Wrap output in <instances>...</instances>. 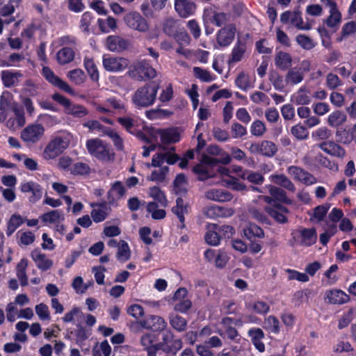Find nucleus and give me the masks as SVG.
<instances>
[{
  "instance_id": "obj_1",
  "label": "nucleus",
  "mask_w": 356,
  "mask_h": 356,
  "mask_svg": "<svg viewBox=\"0 0 356 356\" xmlns=\"http://www.w3.org/2000/svg\"><path fill=\"white\" fill-rule=\"evenodd\" d=\"M159 86L154 83H147L136 89L131 95V103L137 109H143L152 106L156 99Z\"/></svg>"
},
{
  "instance_id": "obj_2",
  "label": "nucleus",
  "mask_w": 356,
  "mask_h": 356,
  "mask_svg": "<svg viewBox=\"0 0 356 356\" xmlns=\"http://www.w3.org/2000/svg\"><path fill=\"white\" fill-rule=\"evenodd\" d=\"M86 146L88 153L100 161L108 163L115 159V153L109 145L99 138L88 139Z\"/></svg>"
},
{
  "instance_id": "obj_3",
  "label": "nucleus",
  "mask_w": 356,
  "mask_h": 356,
  "mask_svg": "<svg viewBox=\"0 0 356 356\" xmlns=\"http://www.w3.org/2000/svg\"><path fill=\"white\" fill-rule=\"evenodd\" d=\"M219 156L220 157L218 159L205 154L202 156L200 163L193 167V172L198 176L199 180H205L206 174L204 170H207V168H211V170H215L213 167L216 168V165H218L219 163L226 165L229 164L232 161L229 154L223 150L221 151Z\"/></svg>"
},
{
  "instance_id": "obj_4",
  "label": "nucleus",
  "mask_w": 356,
  "mask_h": 356,
  "mask_svg": "<svg viewBox=\"0 0 356 356\" xmlns=\"http://www.w3.org/2000/svg\"><path fill=\"white\" fill-rule=\"evenodd\" d=\"M72 135L65 133L55 137L44 149L43 155L45 159H53L67 149L71 142Z\"/></svg>"
},
{
  "instance_id": "obj_5",
  "label": "nucleus",
  "mask_w": 356,
  "mask_h": 356,
  "mask_svg": "<svg viewBox=\"0 0 356 356\" xmlns=\"http://www.w3.org/2000/svg\"><path fill=\"white\" fill-rule=\"evenodd\" d=\"M128 74L129 76L137 81H146L155 78L156 71L148 61L143 60L131 65Z\"/></svg>"
},
{
  "instance_id": "obj_6",
  "label": "nucleus",
  "mask_w": 356,
  "mask_h": 356,
  "mask_svg": "<svg viewBox=\"0 0 356 356\" xmlns=\"http://www.w3.org/2000/svg\"><path fill=\"white\" fill-rule=\"evenodd\" d=\"M260 198L270 204L266 207V211L276 222L282 224L287 222L286 214L289 213V209L286 207L275 202L269 196H260Z\"/></svg>"
},
{
  "instance_id": "obj_7",
  "label": "nucleus",
  "mask_w": 356,
  "mask_h": 356,
  "mask_svg": "<svg viewBox=\"0 0 356 356\" xmlns=\"http://www.w3.org/2000/svg\"><path fill=\"white\" fill-rule=\"evenodd\" d=\"M161 348L167 353L175 355L183 346L181 339H175L170 330H165L162 334V341L159 343Z\"/></svg>"
},
{
  "instance_id": "obj_8",
  "label": "nucleus",
  "mask_w": 356,
  "mask_h": 356,
  "mask_svg": "<svg viewBox=\"0 0 356 356\" xmlns=\"http://www.w3.org/2000/svg\"><path fill=\"white\" fill-rule=\"evenodd\" d=\"M127 189L120 181H115L111 184V188L107 192L106 198L108 205L113 207L118 206V202L124 197Z\"/></svg>"
},
{
  "instance_id": "obj_9",
  "label": "nucleus",
  "mask_w": 356,
  "mask_h": 356,
  "mask_svg": "<svg viewBox=\"0 0 356 356\" xmlns=\"http://www.w3.org/2000/svg\"><path fill=\"white\" fill-rule=\"evenodd\" d=\"M236 31V26L229 24L221 28L217 33L216 42L219 47H227L234 41Z\"/></svg>"
},
{
  "instance_id": "obj_10",
  "label": "nucleus",
  "mask_w": 356,
  "mask_h": 356,
  "mask_svg": "<svg viewBox=\"0 0 356 356\" xmlns=\"http://www.w3.org/2000/svg\"><path fill=\"white\" fill-rule=\"evenodd\" d=\"M42 74L48 81L51 84L54 86L57 87L60 90L70 94H74L73 89L70 87V86L58 76H56L54 72L47 66H44L42 70Z\"/></svg>"
},
{
  "instance_id": "obj_11",
  "label": "nucleus",
  "mask_w": 356,
  "mask_h": 356,
  "mask_svg": "<svg viewBox=\"0 0 356 356\" xmlns=\"http://www.w3.org/2000/svg\"><path fill=\"white\" fill-rule=\"evenodd\" d=\"M20 190L24 193H31V195L29 197V200L33 204L38 202L43 194V188L41 185L33 181L22 183Z\"/></svg>"
},
{
  "instance_id": "obj_12",
  "label": "nucleus",
  "mask_w": 356,
  "mask_h": 356,
  "mask_svg": "<svg viewBox=\"0 0 356 356\" xmlns=\"http://www.w3.org/2000/svg\"><path fill=\"white\" fill-rule=\"evenodd\" d=\"M124 22L129 28L140 32H145L149 28L146 19L136 12L127 14L124 17Z\"/></svg>"
},
{
  "instance_id": "obj_13",
  "label": "nucleus",
  "mask_w": 356,
  "mask_h": 356,
  "mask_svg": "<svg viewBox=\"0 0 356 356\" xmlns=\"http://www.w3.org/2000/svg\"><path fill=\"white\" fill-rule=\"evenodd\" d=\"M250 38L248 33L245 34L243 38H238V40L234 46L232 53L231 58L228 63L230 65L232 63H238L241 61L243 57V55L247 49V39Z\"/></svg>"
},
{
  "instance_id": "obj_14",
  "label": "nucleus",
  "mask_w": 356,
  "mask_h": 356,
  "mask_svg": "<svg viewBox=\"0 0 356 356\" xmlns=\"http://www.w3.org/2000/svg\"><path fill=\"white\" fill-rule=\"evenodd\" d=\"M299 235L294 236L297 243L302 246L309 247L314 245L317 240V233L314 228H302L298 230Z\"/></svg>"
},
{
  "instance_id": "obj_15",
  "label": "nucleus",
  "mask_w": 356,
  "mask_h": 356,
  "mask_svg": "<svg viewBox=\"0 0 356 356\" xmlns=\"http://www.w3.org/2000/svg\"><path fill=\"white\" fill-rule=\"evenodd\" d=\"M141 327L154 332L164 330L167 326L165 320L159 316L150 315L139 322Z\"/></svg>"
},
{
  "instance_id": "obj_16",
  "label": "nucleus",
  "mask_w": 356,
  "mask_h": 356,
  "mask_svg": "<svg viewBox=\"0 0 356 356\" xmlns=\"http://www.w3.org/2000/svg\"><path fill=\"white\" fill-rule=\"evenodd\" d=\"M129 60L121 57L110 56L104 58L103 65L106 70L109 72H120L127 67Z\"/></svg>"
},
{
  "instance_id": "obj_17",
  "label": "nucleus",
  "mask_w": 356,
  "mask_h": 356,
  "mask_svg": "<svg viewBox=\"0 0 356 356\" xmlns=\"http://www.w3.org/2000/svg\"><path fill=\"white\" fill-rule=\"evenodd\" d=\"M288 172L293 176L295 179L305 185L309 186L316 183V177L301 168L291 165L288 168Z\"/></svg>"
},
{
  "instance_id": "obj_18",
  "label": "nucleus",
  "mask_w": 356,
  "mask_h": 356,
  "mask_svg": "<svg viewBox=\"0 0 356 356\" xmlns=\"http://www.w3.org/2000/svg\"><path fill=\"white\" fill-rule=\"evenodd\" d=\"M44 133V128L40 124L26 127L21 133L22 139L27 143H35Z\"/></svg>"
},
{
  "instance_id": "obj_19",
  "label": "nucleus",
  "mask_w": 356,
  "mask_h": 356,
  "mask_svg": "<svg viewBox=\"0 0 356 356\" xmlns=\"http://www.w3.org/2000/svg\"><path fill=\"white\" fill-rule=\"evenodd\" d=\"M175 9L181 17L186 18L195 13L196 5L192 0H175Z\"/></svg>"
},
{
  "instance_id": "obj_20",
  "label": "nucleus",
  "mask_w": 356,
  "mask_h": 356,
  "mask_svg": "<svg viewBox=\"0 0 356 356\" xmlns=\"http://www.w3.org/2000/svg\"><path fill=\"white\" fill-rule=\"evenodd\" d=\"M31 257L38 269L42 271H47L53 266V261L49 259L47 256L42 253L39 249L33 250L31 253Z\"/></svg>"
},
{
  "instance_id": "obj_21",
  "label": "nucleus",
  "mask_w": 356,
  "mask_h": 356,
  "mask_svg": "<svg viewBox=\"0 0 356 356\" xmlns=\"http://www.w3.org/2000/svg\"><path fill=\"white\" fill-rule=\"evenodd\" d=\"M325 298L327 302L333 305H342L350 300L349 296L340 289L327 291Z\"/></svg>"
},
{
  "instance_id": "obj_22",
  "label": "nucleus",
  "mask_w": 356,
  "mask_h": 356,
  "mask_svg": "<svg viewBox=\"0 0 356 356\" xmlns=\"http://www.w3.org/2000/svg\"><path fill=\"white\" fill-rule=\"evenodd\" d=\"M128 41L118 35H109L106 38V47L111 51L120 52L128 47Z\"/></svg>"
},
{
  "instance_id": "obj_23",
  "label": "nucleus",
  "mask_w": 356,
  "mask_h": 356,
  "mask_svg": "<svg viewBox=\"0 0 356 356\" xmlns=\"http://www.w3.org/2000/svg\"><path fill=\"white\" fill-rule=\"evenodd\" d=\"M318 147L325 153L339 158H343L346 154V151L339 145L333 141L323 142Z\"/></svg>"
},
{
  "instance_id": "obj_24",
  "label": "nucleus",
  "mask_w": 356,
  "mask_h": 356,
  "mask_svg": "<svg viewBox=\"0 0 356 356\" xmlns=\"http://www.w3.org/2000/svg\"><path fill=\"white\" fill-rule=\"evenodd\" d=\"M205 196L208 200L222 202L230 201L233 198V195L229 191L216 188L209 190Z\"/></svg>"
},
{
  "instance_id": "obj_25",
  "label": "nucleus",
  "mask_w": 356,
  "mask_h": 356,
  "mask_svg": "<svg viewBox=\"0 0 356 356\" xmlns=\"http://www.w3.org/2000/svg\"><path fill=\"white\" fill-rule=\"evenodd\" d=\"M22 76V74L17 71L3 70L1 72V79L6 88H11L17 85L19 78Z\"/></svg>"
},
{
  "instance_id": "obj_26",
  "label": "nucleus",
  "mask_w": 356,
  "mask_h": 356,
  "mask_svg": "<svg viewBox=\"0 0 356 356\" xmlns=\"http://www.w3.org/2000/svg\"><path fill=\"white\" fill-rule=\"evenodd\" d=\"M118 122L128 132L134 134L139 127L138 119L135 116L120 117L117 120Z\"/></svg>"
},
{
  "instance_id": "obj_27",
  "label": "nucleus",
  "mask_w": 356,
  "mask_h": 356,
  "mask_svg": "<svg viewBox=\"0 0 356 356\" xmlns=\"http://www.w3.org/2000/svg\"><path fill=\"white\" fill-rule=\"evenodd\" d=\"M65 113L74 118L81 119L87 116L89 113V111L83 105L74 104L72 102Z\"/></svg>"
},
{
  "instance_id": "obj_28",
  "label": "nucleus",
  "mask_w": 356,
  "mask_h": 356,
  "mask_svg": "<svg viewBox=\"0 0 356 356\" xmlns=\"http://www.w3.org/2000/svg\"><path fill=\"white\" fill-rule=\"evenodd\" d=\"M25 220L26 217L22 216L19 213L13 214L7 223L6 235L8 236H11L18 227L25 222Z\"/></svg>"
},
{
  "instance_id": "obj_29",
  "label": "nucleus",
  "mask_w": 356,
  "mask_h": 356,
  "mask_svg": "<svg viewBox=\"0 0 356 356\" xmlns=\"http://www.w3.org/2000/svg\"><path fill=\"white\" fill-rule=\"evenodd\" d=\"M293 99L297 105H307L311 102L310 92L306 86H302L293 94Z\"/></svg>"
},
{
  "instance_id": "obj_30",
  "label": "nucleus",
  "mask_w": 356,
  "mask_h": 356,
  "mask_svg": "<svg viewBox=\"0 0 356 356\" xmlns=\"http://www.w3.org/2000/svg\"><path fill=\"white\" fill-rule=\"evenodd\" d=\"M73 49L67 47H63L56 54V59L59 64L65 65L72 62L74 58Z\"/></svg>"
},
{
  "instance_id": "obj_31",
  "label": "nucleus",
  "mask_w": 356,
  "mask_h": 356,
  "mask_svg": "<svg viewBox=\"0 0 356 356\" xmlns=\"http://www.w3.org/2000/svg\"><path fill=\"white\" fill-rule=\"evenodd\" d=\"M275 65L282 70H285L291 67L292 58L289 53L279 51L275 57Z\"/></svg>"
},
{
  "instance_id": "obj_32",
  "label": "nucleus",
  "mask_w": 356,
  "mask_h": 356,
  "mask_svg": "<svg viewBox=\"0 0 356 356\" xmlns=\"http://www.w3.org/2000/svg\"><path fill=\"white\" fill-rule=\"evenodd\" d=\"M172 213L176 215L179 222L181 223V227H184L185 218L184 215L187 213V207L184 204L182 198L178 197L176 200V205L172 208Z\"/></svg>"
},
{
  "instance_id": "obj_33",
  "label": "nucleus",
  "mask_w": 356,
  "mask_h": 356,
  "mask_svg": "<svg viewBox=\"0 0 356 356\" xmlns=\"http://www.w3.org/2000/svg\"><path fill=\"white\" fill-rule=\"evenodd\" d=\"M304 79L303 72L300 68L293 67L287 72L285 81L288 84L297 85Z\"/></svg>"
},
{
  "instance_id": "obj_34",
  "label": "nucleus",
  "mask_w": 356,
  "mask_h": 356,
  "mask_svg": "<svg viewBox=\"0 0 356 356\" xmlns=\"http://www.w3.org/2000/svg\"><path fill=\"white\" fill-rule=\"evenodd\" d=\"M268 191L271 196L275 199V202L277 200L288 204H291L292 203V201L287 197L286 192L282 188L270 185ZM273 200L274 201L273 199Z\"/></svg>"
},
{
  "instance_id": "obj_35",
  "label": "nucleus",
  "mask_w": 356,
  "mask_h": 356,
  "mask_svg": "<svg viewBox=\"0 0 356 356\" xmlns=\"http://www.w3.org/2000/svg\"><path fill=\"white\" fill-rule=\"evenodd\" d=\"M346 115L341 111H335L330 113L327 118L328 124L332 127H337L346 121Z\"/></svg>"
},
{
  "instance_id": "obj_36",
  "label": "nucleus",
  "mask_w": 356,
  "mask_h": 356,
  "mask_svg": "<svg viewBox=\"0 0 356 356\" xmlns=\"http://www.w3.org/2000/svg\"><path fill=\"white\" fill-rule=\"evenodd\" d=\"M179 140L180 136L175 130L167 129L161 132V140L163 145L175 143L179 141Z\"/></svg>"
},
{
  "instance_id": "obj_37",
  "label": "nucleus",
  "mask_w": 356,
  "mask_h": 356,
  "mask_svg": "<svg viewBox=\"0 0 356 356\" xmlns=\"http://www.w3.org/2000/svg\"><path fill=\"white\" fill-rule=\"evenodd\" d=\"M40 219L45 223H58L64 220V216L62 211L53 210L42 215Z\"/></svg>"
},
{
  "instance_id": "obj_38",
  "label": "nucleus",
  "mask_w": 356,
  "mask_h": 356,
  "mask_svg": "<svg viewBox=\"0 0 356 356\" xmlns=\"http://www.w3.org/2000/svg\"><path fill=\"white\" fill-rule=\"evenodd\" d=\"M116 257L118 260L122 262L129 259L131 257L130 249L128 243L124 241L121 240L119 242Z\"/></svg>"
},
{
  "instance_id": "obj_39",
  "label": "nucleus",
  "mask_w": 356,
  "mask_h": 356,
  "mask_svg": "<svg viewBox=\"0 0 356 356\" xmlns=\"http://www.w3.org/2000/svg\"><path fill=\"white\" fill-rule=\"evenodd\" d=\"M170 325L178 332H183L186 329L187 321L186 320L177 314H171L170 316Z\"/></svg>"
},
{
  "instance_id": "obj_40",
  "label": "nucleus",
  "mask_w": 356,
  "mask_h": 356,
  "mask_svg": "<svg viewBox=\"0 0 356 356\" xmlns=\"http://www.w3.org/2000/svg\"><path fill=\"white\" fill-rule=\"evenodd\" d=\"M27 266L28 260L26 259H21L17 266V276L22 286H26L28 284V277L26 273Z\"/></svg>"
},
{
  "instance_id": "obj_41",
  "label": "nucleus",
  "mask_w": 356,
  "mask_h": 356,
  "mask_svg": "<svg viewBox=\"0 0 356 356\" xmlns=\"http://www.w3.org/2000/svg\"><path fill=\"white\" fill-rule=\"evenodd\" d=\"M149 195L155 201H156L160 206L165 207L167 206V199L164 193L158 186H153L149 188Z\"/></svg>"
},
{
  "instance_id": "obj_42",
  "label": "nucleus",
  "mask_w": 356,
  "mask_h": 356,
  "mask_svg": "<svg viewBox=\"0 0 356 356\" xmlns=\"http://www.w3.org/2000/svg\"><path fill=\"white\" fill-rule=\"evenodd\" d=\"M193 71L194 76L203 82H211L216 78V76L211 74V72L200 67H194L193 68Z\"/></svg>"
},
{
  "instance_id": "obj_43",
  "label": "nucleus",
  "mask_w": 356,
  "mask_h": 356,
  "mask_svg": "<svg viewBox=\"0 0 356 356\" xmlns=\"http://www.w3.org/2000/svg\"><path fill=\"white\" fill-rule=\"evenodd\" d=\"M67 77L74 84L81 85L86 80V74L81 69H74L70 70L67 74Z\"/></svg>"
},
{
  "instance_id": "obj_44",
  "label": "nucleus",
  "mask_w": 356,
  "mask_h": 356,
  "mask_svg": "<svg viewBox=\"0 0 356 356\" xmlns=\"http://www.w3.org/2000/svg\"><path fill=\"white\" fill-rule=\"evenodd\" d=\"M83 64L90 79L94 81H98L99 77V72L94 60L91 58H86Z\"/></svg>"
},
{
  "instance_id": "obj_45",
  "label": "nucleus",
  "mask_w": 356,
  "mask_h": 356,
  "mask_svg": "<svg viewBox=\"0 0 356 356\" xmlns=\"http://www.w3.org/2000/svg\"><path fill=\"white\" fill-rule=\"evenodd\" d=\"M222 181L224 186L236 191H242L245 188V186L243 183L232 176H229L228 178H222Z\"/></svg>"
},
{
  "instance_id": "obj_46",
  "label": "nucleus",
  "mask_w": 356,
  "mask_h": 356,
  "mask_svg": "<svg viewBox=\"0 0 356 356\" xmlns=\"http://www.w3.org/2000/svg\"><path fill=\"white\" fill-rule=\"evenodd\" d=\"M15 118L13 120L10 119L8 121V126L14 127L15 124L17 127H23L26 123L24 110L21 108H15L13 110Z\"/></svg>"
},
{
  "instance_id": "obj_47",
  "label": "nucleus",
  "mask_w": 356,
  "mask_h": 356,
  "mask_svg": "<svg viewBox=\"0 0 356 356\" xmlns=\"http://www.w3.org/2000/svg\"><path fill=\"white\" fill-rule=\"evenodd\" d=\"M296 41L303 49L310 50L315 47L316 43L309 36L305 34H298Z\"/></svg>"
},
{
  "instance_id": "obj_48",
  "label": "nucleus",
  "mask_w": 356,
  "mask_h": 356,
  "mask_svg": "<svg viewBox=\"0 0 356 356\" xmlns=\"http://www.w3.org/2000/svg\"><path fill=\"white\" fill-rule=\"evenodd\" d=\"M273 181L275 184L285 188L286 189L294 192L296 187L291 181L284 175H277L273 176Z\"/></svg>"
},
{
  "instance_id": "obj_49",
  "label": "nucleus",
  "mask_w": 356,
  "mask_h": 356,
  "mask_svg": "<svg viewBox=\"0 0 356 356\" xmlns=\"http://www.w3.org/2000/svg\"><path fill=\"white\" fill-rule=\"evenodd\" d=\"M214 168L215 170L212 169L213 170H211V168L210 169V168H207V170H204V172L206 174L205 180L211 177H216L217 175H220L222 177L225 176V178H228L229 176H230L229 170L225 167H222L218 165H216V168Z\"/></svg>"
},
{
  "instance_id": "obj_50",
  "label": "nucleus",
  "mask_w": 356,
  "mask_h": 356,
  "mask_svg": "<svg viewBox=\"0 0 356 356\" xmlns=\"http://www.w3.org/2000/svg\"><path fill=\"white\" fill-rule=\"evenodd\" d=\"M265 328L270 332L278 334L280 331V321L274 316H268L264 321Z\"/></svg>"
},
{
  "instance_id": "obj_51",
  "label": "nucleus",
  "mask_w": 356,
  "mask_h": 356,
  "mask_svg": "<svg viewBox=\"0 0 356 356\" xmlns=\"http://www.w3.org/2000/svg\"><path fill=\"white\" fill-rule=\"evenodd\" d=\"M277 151V146L273 142L264 140L261 143V154L271 157L275 154Z\"/></svg>"
},
{
  "instance_id": "obj_52",
  "label": "nucleus",
  "mask_w": 356,
  "mask_h": 356,
  "mask_svg": "<svg viewBox=\"0 0 356 356\" xmlns=\"http://www.w3.org/2000/svg\"><path fill=\"white\" fill-rule=\"evenodd\" d=\"M159 205L154 202H149L147 205V211L152 213V218L156 220H161L165 218V211L164 209H159Z\"/></svg>"
},
{
  "instance_id": "obj_53",
  "label": "nucleus",
  "mask_w": 356,
  "mask_h": 356,
  "mask_svg": "<svg viewBox=\"0 0 356 356\" xmlns=\"http://www.w3.org/2000/svg\"><path fill=\"white\" fill-rule=\"evenodd\" d=\"M240 177L243 179H248L250 182H252L253 184H261L264 181V176L259 173L252 171H245V172H243L242 175H240Z\"/></svg>"
},
{
  "instance_id": "obj_54",
  "label": "nucleus",
  "mask_w": 356,
  "mask_h": 356,
  "mask_svg": "<svg viewBox=\"0 0 356 356\" xmlns=\"http://www.w3.org/2000/svg\"><path fill=\"white\" fill-rule=\"evenodd\" d=\"M236 86L241 90L246 91L250 88L251 84L250 77L244 72H241L235 79Z\"/></svg>"
},
{
  "instance_id": "obj_55",
  "label": "nucleus",
  "mask_w": 356,
  "mask_h": 356,
  "mask_svg": "<svg viewBox=\"0 0 356 356\" xmlns=\"http://www.w3.org/2000/svg\"><path fill=\"white\" fill-rule=\"evenodd\" d=\"M291 133L298 140H305L309 137L307 129L300 124L293 126Z\"/></svg>"
},
{
  "instance_id": "obj_56",
  "label": "nucleus",
  "mask_w": 356,
  "mask_h": 356,
  "mask_svg": "<svg viewBox=\"0 0 356 356\" xmlns=\"http://www.w3.org/2000/svg\"><path fill=\"white\" fill-rule=\"evenodd\" d=\"M211 227L212 229H209L205 234V241L209 245L216 246L220 243V237L218 230L212 226Z\"/></svg>"
},
{
  "instance_id": "obj_57",
  "label": "nucleus",
  "mask_w": 356,
  "mask_h": 356,
  "mask_svg": "<svg viewBox=\"0 0 356 356\" xmlns=\"http://www.w3.org/2000/svg\"><path fill=\"white\" fill-rule=\"evenodd\" d=\"M245 235L251 238L253 236L263 238L264 236V230L255 224L250 223L247 229L244 231Z\"/></svg>"
},
{
  "instance_id": "obj_58",
  "label": "nucleus",
  "mask_w": 356,
  "mask_h": 356,
  "mask_svg": "<svg viewBox=\"0 0 356 356\" xmlns=\"http://www.w3.org/2000/svg\"><path fill=\"white\" fill-rule=\"evenodd\" d=\"M168 167L165 166L159 170H156L152 172L148 179L152 181L161 182L165 179V176L168 172Z\"/></svg>"
},
{
  "instance_id": "obj_59",
  "label": "nucleus",
  "mask_w": 356,
  "mask_h": 356,
  "mask_svg": "<svg viewBox=\"0 0 356 356\" xmlns=\"http://www.w3.org/2000/svg\"><path fill=\"white\" fill-rule=\"evenodd\" d=\"M105 135L108 136L112 140L117 149L122 150L124 147L123 140L117 132L114 131L112 129L109 127L108 129H106Z\"/></svg>"
},
{
  "instance_id": "obj_60",
  "label": "nucleus",
  "mask_w": 356,
  "mask_h": 356,
  "mask_svg": "<svg viewBox=\"0 0 356 356\" xmlns=\"http://www.w3.org/2000/svg\"><path fill=\"white\" fill-rule=\"evenodd\" d=\"M83 126L86 128H88L91 131H97L99 132H101L104 135H105L106 129H108L109 128L102 125L97 120H88L84 122L83 124Z\"/></svg>"
},
{
  "instance_id": "obj_61",
  "label": "nucleus",
  "mask_w": 356,
  "mask_h": 356,
  "mask_svg": "<svg viewBox=\"0 0 356 356\" xmlns=\"http://www.w3.org/2000/svg\"><path fill=\"white\" fill-rule=\"evenodd\" d=\"M90 171L89 165L85 163L77 162L71 168V173L75 175H88Z\"/></svg>"
},
{
  "instance_id": "obj_62",
  "label": "nucleus",
  "mask_w": 356,
  "mask_h": 356,
  "mask_svg": "<svg viewBox=\"0 0 356 356\" xmlns=\"http://www.w3.org/2000/svg\"><path fill=\"white\" fill-rule=\"evenodd\" d=\"M330 209V204H325L316 207L313 213V218L316 222L322 221Z\"/></svg>"
},
{
  "instance_id": "obj_63",
  "label": "nucleus",
  "mask_w": 356,
  "mask_h": 356,
  "mask_svg": "<svg viewBox=\"0 0 356 356\" xmlns=\"http://www.w3.org/2000/svg\"><path fill=\"white\" fill-rule=\"evenodd\" d=\"M230 19V15L226 13H215L212 17V23L216 26L220 27L225 25Z\"/></svg>"
},
{
  "instance_id": "obj_64",
  "label": "nucleus",
  "mask_w": 356,
  "mask_h": 356,
  "mask_svg": "<svg viewBox=\"0 0 356 356\" xmlns=\"http://www.w3.org/2000/svg\"><path fill=\"white\" fill-rule=\"evenodd\" d=\"M186 179L184 174H179L177 175L174 181V188L176 193H186Z\"/></svg>"
}]
</instances>
